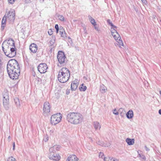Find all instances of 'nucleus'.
<instances>
[{"label": "nucleus", "mask_w": 161, "mask_h": 161, "mask_svg": "<svg viewBox=\"0 0 161 161\" xmlns=\"http://www.w3.org/2000/svg\"><path fill=\"white\" fill-rule=\"evenodd\" d=\"M126 142L129 145H133L134 143L135 140L134 139L127 138L126 140Z\"/></svg>", "instance_id": "5701e85b"}, {"label": "nucleus", "mask_w": 161, "mask_h": 161, "mask_svg": "<svg viewBox=\"0 0 161 161\" xmlns=\"http://www.w3.org/2000/svg\"><path fill=\"white\" fill-rule=\"evenodd\" d=\"M60 149V147L58 145H55L51 147L49 149V152L53 151L56 152V151H58Z\"/></svg>", "instance_id": "6ab92c4d"}, {"label": "nucleus", "mask_w": 161, "mask_h": 161, "mask_svg": "<svg viewBox=\"0 0 161 161\" xmlns=\"http://www.w3.org/2000/svg\"><path fill=\"white\" fill-rule=\"evenodd\" d=\"M14 102L17 108L20 107V102L19 99L18 98L16 97L14 98Z\"/></svg>", "instance_id": "cd10ccee"}, {"label": "nucleus", "mask_w": 161, "mask_h": 161, "mask_svg": "<svg viewBox=\"0 0 161 161\" xmlns=\"http://www.w3.org/2000/svg\"><path fill=\"white\" fill-rule=\"evenodd\" d=\"M124 111L125 112V110L123 108H120L119 110V112H117L116 110V109H114L113 111V113L115 115H118L119 113L120 112V115L121 116H123L122 115V112H124Z\"/></svg>", "instance_id": "412c9836"}, {"label": "nucleus", "mask_w": 161, "mask_h": 161, "mask_svg": "<svg viewBox=\"0 0 161 161\" xmlns=\"http://www.w3.org/2000/svg\"><path fill=\"white\" fill-rule=\"evenodd\" d=\"M66 57L64 53L62 51H59L57 55V58L59 63L63 65L65 64Z\"/></svg>", "instance_id": "423d86ee"}, {"label": "nucleus", "mask_w": 161, "mask_h": 161, "mask_svg": "<svg viewBox=\"0 0 161 161\" xmlns=\"http://www.w3.org/2000/svg\"><path fill=\"white\" fill-rule=\"evenodd\" d=\"M111 31L112 36L114 37V38H120V36L119 35L117 32V31L114 29L111 28Z\"/></svg>", "instance_id": "2eb2a0df"}, {"label": "nucleus", "mask_w": 161, "mask_h": 161, "mask_svg": "<svg viewBox=\"0 0 161 161\" xmlns=\"http://www.w3.org/2000/svg\"><path fill=\"white\" fill-rule=\"evenodd\" d=\"M143 3H145L146 2V0H141Z\"/></svg>", "instance_id": "5fc2aeb1"}, {"label": "nucleus", "mask_w": 161, "mask_h": 161, "mask_svg": "<svg viewBox=\"0 0 161 161\" xmlns=\"http://www.w3.org/2000/svg\"><path fill=\"white\" fill-rule=\"evenodd\" d=\"M48 33L50 35H51L53 34V32L52 29H50L48 31Z\"/></svg>", "instance_id": "c9c22d12"}, {"label": "nucleus", "mask_w": 161, "mask_h": 161, "mask_svg": "<svg viewBox=\"0 0 161 161\" xmlns=\"http://www.w3.org/2000/svg\"><path fill=\"white\" fill-rule=\"evenodd\" d=\"M48 157L50 159L55 161H58L61 158V157L59 154L53 151L49 152Z\"/></svg>", "instance_id": "1a4fd4ad"}, {"label": "nucleus", "mask_w": 161, "mask_h": 161, "mask_svg": "<svg viewBox=\"0 0 161 161\" xmlns=\"http://www.w3.org/2000/svg\"><path fill=\"white\" fill-rule=\"evenodd\" d=\"M2 63H0V74L2 73Z\"/></svg>", "instance_id": "e433bc0d"}, {"label": "nucleus", "mask_w": 161, "mask_h": 161, "mask_svg": "<svg viewBox=\"0 0 161 161\" xmlns=\"http://www.w3.org/2000/svg\"><path fill=\"white\" fill-rule=\"evenodd\" d=\"M68 39L70 40L71 41H72V40H71V38L69 36L68 37Z\"/></svg>", "instance_id": "603ef678"}, {"label": "nucleus", "mask_w": 161, "mask_h": 161, "mask_svg": "<svg viewBox=\"0 0 161 161\" xmlns=\"http://www.w3.org/2000/svg\"><path fill=\"white\" fill-rule=\"evenodd\" d=\"M145 150L147 151H149L150 150L149 148H148L146 146H145Z\"/></svg>", "instance_id": "37998d69"}, {"label": "nucleus", "mask_w": 161, "mask_h": 161, "mask_svg": "<svg viewBox=\"0 0 161 161\" xmlns=\"http://www.w3.org/2000/svg\"><path fill=\"white\" fill-rule=\"evenodd\" d=\"M15 143L14 142L13 144V150H14L15 148Z\"/></svg>", "instance_id": "c03bdc74"}, {"label": "nucleus", "mask_w": 161, "mask_h": 161, "mask_svg": "<svg viewBox=\"0 0 161 161\" xmlns=\"http://www.w3.org/2000/svg\"><path fill=\"white\" fill-rule=\"evenodd\" d=\"M5 47L9 50V48L12 47H14L15 46L14 40L12 39H9L7 42V45L4 44Z\"/></svg>", "instance_id": "f8f14e48"}, {"label": "nucleus", "mask_w": 161, "mask_h": 161, "mask_svg": "<svg viewBox=\"0 0 161 161\" xmlns=\"http://www.w3.org/2000/svg\"><path fill=\"white\" fill-rule=\"evenodd\" d=\"M6 15H4L3 18V19L2 21V23L6 24V20H7V18H6Z\"/></svg>", "instance_id": "2f4dec72"}, {"label": "nucleus", "mask_w": 161, "mask_h": 161, "mask_svg": "<svg viewBox=\"0 0 161 161\" xmlns=\"http://www.w3.org/2000/svg\"><path fill=\"white\" fill-rule=\"evenodd\" d=\"M77 83L76 80H74L72 82L71 87V90L75 91L76 89L78 86V84Z\"/></svg>", "instance_id": "a211bd4d"}, {"label": "nucleus", "mask_w": 161, "mask_h": 161, "mask_svg": "<svg viewBox=\"0 0 161 161\" xmlns=\"http://www.w3.org/2000/svg\"><path fill=\"white\" fill-rule=\"evenodd\" d=\"M5 42L4 41L2 44V49L5 55L9 58H13L16 55V49L15 46L14 47H12L9 48L10 52L8 53L7 52V50H5V48H4L5 47L4 45Z\"/></svg>", "instance_id": "20e7f679"}, {"label": "nucleus", "mask_w": 161, "mask_h": 161, "mask_svg": "<svg viewBox=\"0 0 161 161\" xmlns=\"http://www.w3.org/2000/svg\"><path fill=\"white\" fill-rule=\"evenodd\" d=\"M94 28L95 30H96L97 31H99V30L98 29V27H97V26H96H96H94Z\"/></svg>", "instance_id": "a19ab883"}, {"label": "nucleus", "mask_w": 161, "mask_h": 161, "mask_svg": "<svg viewBox=\"0 0 161 161\" xmlns=\"http://www.w3.org/2000/svg\"><path fill=\"white\" fill-rule=\"evenodd\" d=\"M117 28V27L116 26H115V25H114V26H113V27H112V28H113V29H114V28H115V29H116V28Z\"/></svg>", "instance_id": "8fccbe9b"}, {"label": "nucleus", "mask_w": 161, "mask_h": 161, "mask_svg": "<svg viewBox=\"0 0 161 161\" xmlns=\"http://www.w3.org/2000/svg\"><path fill=\"white\" fill-rule=\"evenodd\" d=\"M93 125L96 130H99L101 128V126L100 123L97 121L94 122L93 123Z\"/></svg>", "instance_id": "4be33fe9"}, {"label": "nucleus", "mask_w": 161, "mask_h": 161, "mask_svg": "<svg viewBox=\"0 0 161 161\" xmlns=\"http://www.w3.org/2000/svg\"><path fill=\"white\" fill-rule=\"evenodd\" d=\"M6 24L2 23L1 28L3 29L5 27Z\"/></svg>", "instance_id": "79ce46f5"}, {"label": "nucleus", "mask_w": 161, "mask_h": 161, "mask_svg": "<svg viewBox=\"0 0 161 161\" xmlns=\"http://www.w3.org/2000/svg\"><path fill=\"white\" fill-rule=\"evenodd\" d=\"M48 140V137L47 135L45 136L43 140L45 142L47 141Z\"/></svg>", "instance_id": "f704fd0d"}, {"label": "nucleus", "mask_w": 161, "mask_h": 161, "mask_svg": "<svg viewBox=\"0 0 161 161\" xmlns=\"http://www.w3.org/2000/svg\"><path fill=\"white\" fill-rule=\"evenodd\" d=\"M88 18L90 22L93 26H96L97 25L95 21L93 18H92L90 15H89L88 16Z\"/></svg>", "instance_id": "a878e982"}, {"label": "nucleus", "mask_w": 161, "mask_h": 161, "mask_svg": "<svg viewBox=\"0 0 161 161\" xmlns=\"http://www.w3.org/2000/svg\"><path fill=\"white\" fill-rule=\"evenodd\" d=\"M78 158L75 155H69L66 161H78Z\"/></svg>", "instance_id": "f3484780"}, {"label": "nucleus", "mask_w": 161, "mask_h": 161, "mask_svg": "<svg viewBox=\"0 0 161 161\" xmlns=\"http://www.w3.org/2000/svg\"><path fill=\"white\" fill-rule=\"evenodd\" d=\"M126 116L128 119H131L133 117L134 113L132 110H130L126 114Z\"/></svg>", "instance_id": "aec40b11"}, {"label": "nucleus", "mask_w": 161, "mask_h": 161, "mask_svg": "<svg viewBox=\"0 0 161 161\" xmlns=\"http://www.w3.org/2000/svg\"><path fill=\"white\" fill-rule=\"evenodd\" d=\"M55 36H53L49 42V45H50V47L51 50L55 46Z\"/></svg>", "instance_id": "dca6fc26"}, {"label": "nucleus", "mask_w": 161, "mask_h": 161, "mask_svg": "<svg viewBox=\"0 0 161 161\" xmlns=\"http://www.w3.org/2000/svg\"><path fill=\"white\" fill-rule=\"evenodd\" d=\"M7 161H16L15 159L11 156L8 158Z\"/></svg>", "instance_id": "473e14b6"}, {"label": "nucleus", "mask_w": 161, "mask_h": 161, "mask_svg": "<svg viewBox=\"0 0 161 161\" xmlns=\"http://www.w3.org/2000/svg\"><path fill=\"white\" fill-rule=\"evenodd\" d=\"M83 118L82 115L79 113H70L67 115V120L71 123L78 124L81 123Z\"/></svg>", "instance_id": "f03ea898"}, {"label": "nucleus", "mask_w": 161, "mask_h": 161, "mask_svg": "<svg viewBox=\"0 0 161 161\" xmlns=\"http://www.w3.org/2000/svg\"><path fill=\"white\" fill-rule=\"evenodd\" d=\"M58 19L61 21H65L66 20L64 17L62 15L58 14Z\"/></svg>", "instance_id": "7c9ffc66"}, {"label": "nucleus", "mask_w": 161, "mask_h": 161, "mask_svg": "<svg viewBox=\"0 0 161 161\" xmlns=\"http://www.w3.org/2000/svg\"><path fill=\"white\" fill-rule=\"evenodd\" d=\"M30 50L33 53H36L37 50V45L34 43H32L31 44L29 47Z\"/></svg>", "instance_id": "4468645a"}, {"label": "nucleus", "mask_w": 161, "mask_h": 161, "mask_svg": "<svg viewBox=\"0 0 161 161\" xmlns=\"http://www.w3.org/2000/svg\"><path fill=\"white\" fill-rule=\"evenodd\" d=\"M38 70L41 73H44L47 72L48 67L45 63H41L37 67Z\"/></svg>", "instance_id": "9b49d317"}, {"label": "nucleus", "mask_w": 161, "mask_h": 161, "mask_svg": "<svg viewBox=\"0 0 161 161\" xmlns=\"http://www.w3.org/2000/svg\"><path fill=\"white\" fill-rule=\"evenodd\" d=\"M107 90V87L104 85L103 84L101 85L100 90L102 93L105 92Z\"/></svg>", "instance_id": "393cba45"}, {"label": "nucleus", "mask_w": 161, "mask_h": 161, "mask_svg": "<svg viewBox=\"0 0 161 161\" xmlns=\"http://www.w3.org/2000/svg\"><path fill=\"white\" fill-rule=\"evenodd\" d=\"M104 161H119L118 160L115 158L107 157L104 158Z\"/></svg>", "instance_id": "b1692460"}, {"label": "nucleus", "mask_w": 161, "mask_h": 161, "mask_svg": "<svg viewBox=\"0 0 161 161\" xmlns=\"http://www.w3.org/2000/svg\"><path fill=\"white\" fill-rule=\"evenodd\" d=\"M99 158H103V159L105 158L104 157V155L103 153H101V152H100L99 153Z\"/></svg>", "instance_id": "72a5a7b5"}, {"label": "nucleus", "mask_w": 161, "mask_h": 161, "mask_svg": "<svg viewBox=\"0 0 161 161\" xmlns=\"http://www.w3.org/2000/svg\"><path fill=\"white\" fill-rule=\"evenodd\" d=\"M39 1L41 3H42L44 2V0H39Z\"/></svg>", "instance_id": "3c124183"}, {"label": "nucleus", "mask_w": 161, "mask_h": 161, "mask_svg": "<svg viewBox=\"0 0 161 161\" xmlns=\"http://www.w3.org/2000/svg\"><path fill=\"white\" fill-rule=\"evenodd\" d=\"M8 93L6 92V94L3 95V105L5 109L7 110L9 108V96H8Z\"/></svg>", "instance_id": "9d476101"}, {"label": "nucleus", "mask_w": 161, "mask_h": 161, "mask_svg": "<svg viewBox=\"0 0 161 161\" xmlns=\"http://www.w3.org/2000/svg\"><path fill=\"white\" fill-rule=\"evenodd\" d=\"M114 39L116 41L119 43L120 45L123 46L124 44L123 42L122 41L121 39V38L120 37V38H114Z\"/></svg>", "instance_id": "bb28decb"}, {"label": "nucleus", "mask_w": 161, "mask_h": 161, "mask_svg": "<svg viewBox=\"0 0 161 161\" xmlns=\"http://www.w3.org/2000/svg\"><path fill=\"white\" fill-rule=\"evenodd\" d=\"M53 132H54V130H50V132H51L52 133H53Z\"/></svg>", "instance_id": "864d4df0"}, {"label": "nucleus", "mask_w": 161, "mask_h": 161, "mask_svg": "<svg viewBox=\"0 0 161 161\" xmlns=\"http://www.w3.org/2000/svg\"><path fill=\"white\" fill-rule=\"evenodd\" d=\"M69 93V90H68V91L67 90L66 92V94H68Z\"/></svg>", "instance_id": "49530a36"}, {"label": "nucleus", "mask_w": 161, "mask_h": 161, "mask_svg": "<svg viewBox=\"0 0 161 161\" xmlns=\"http://www.w3.org/2000/svg\"><path fill=\"white\" fill-rule=\"evenodd\" d=\"M110 25L112 27L114 26V25L112 24V22L110 23Z\"/></svg>", "instance_id": "a18cd8bd"}, {"label": "nucleus", "mask_w": 161, "mask_h": 161, "mask_svg": "<svg viewBox=\"0 0 161 161\" xmlns=\"http://www.w3.org/2000/svg\"><path fill=\"white\" fill-rule=\"evenodd\" d=\"M4 15H6V18L8 21L10 22H13L15 19V13L14 10L13 9L11 10L8 12V13L5 14Z\"/></svg>", "instance_id": "6e6552de"}, {"label": "nucleus", "mask_w": 161, "mask_h": 161, "mask_svg": "<svg viewBox=\"0 0 161 161\" xmlns=\"http://www.w3.org/2000/svg\"><path fill=\"white\" fill-rule=\"evenodd\" d=\"M51 106L48 102H45L43 104V113L44 116H48L49 114Z\"/></svg>", "instance_id": "0eeeda50"}, {"label": "nucleus", "mask_w": 161, "mask_h": 161, "mask_svg": "<svg viewBox=\"0 0 161 161\" xmlns=\"http://www.w3.org/2000/svg\"><path fill=\"white\" fill-rule=\"evenodd\" d=\"M59 32L61 36L64 40L66 39L67 38V34L65 33L64 29L62 27H59Z\"/></svg>", "instance_id": "ddd939ff"}, {"label": "nucleus", "mask_w": 161, "mask_h": 161, "mask_svg": "<svg viewBox=\"0 0 161 161\" xmlns=\"http://www.w3.org/2000/svg\"><path fill=\"white\" fill-rule=\"evenodd\" d=\"M55 28L56 29H59V28L58 25L57 24L55 25Z\"/></svg>", "instance_id": "58836bf2"}, {"label": "nucleus", "mask_w": 161, "mask_h": 161, "mask_svg": "<svg viewBox=\"0 0 161 161\" xmlns=\"http://www.w3.org/2000/svg\"><path fill=\"white\" fill-rule=\"evenodd\" d=\"M62 117L61 114L60 113L53 115L51 118V123L55 125L60 121Z\"/></svg>", "instance_id": "39448f33"}, {"label": "nucleus", "mask_w": 161, "mask_h": 161, "mask_svg": "<svg viewBox=\"0 0 161 161\" xmlns=\"http://www.w3.org/2000/svg\"><path fill=\"white\" fill-rule=\"evenodd\" d=\"M7 70L10 78L16 80L18 78L20 73L19 64L15 59H12L9 61L7 65Z\"/></svg>", "instance_id": "f257e3e1"}, {"label": "nucleus", "mask_w": 161, "mask_h": 161, "mask_svg": "<svg viewBox=\"0 0 161 161\" xmlns=\"http://www.w3.org/2000/svg\"><path fill=\"white\" fill-rule=\"evenodd\" d=\"M8 2L12 4L14 2V0H8Z\"/></svg>", "instance_id": "ea45409f"}, {"label": "nucleus", "mask_w": 161, "mask_h": 161, "mask_svg": "<svg viewBox=\"0 0 161 161\" xmlns=\"http://www.w3.org/2000/svg\"><path fill=\"white\" fill-rule=\"evenodd\" d=\"M160 94L161 95V91H160Z\"/></svg>", "instance_id": "4d7b16f0"}, {"label": "nucleus", "mask_w": 161, "mask_h": 161, "mask_svg": "<svg viewBox=\"0 0 161 161\" xmlns=\"http://www.w3.org/2000/svg\"><path fill=\"white\" fill-rule=\"evenodd\" d=\"M70 75V72L68 69L66 68H63L59 71L58 79L60 82L64 83L69 80Z\"/></svg>", "instance_id": "7ed1b4c3"}, {"label": "nucleus", "mask_w": 161, "mask_h": 161, "mask_svg": "<svg viewBox=\"0 0 161 161\" xmlns=\"http://www.w3.org/2000/svg\"><path fill=\"white\" fill-rule=\"evenodd\" d=\"M79 89L80 91H85L86 89V87L84 86V84H82L80 86Z\"/></svg>", "instance_id": "c756f323"}, {"label": "nucleus", "mask_w": 161, "mask_h": 161, "mask_svg": "<svg viewBox=\"0 0 161 161\" xmlns=\"http://www.w3.org/2000/svg\"><path fill=\"white\" fill-rule=\"evenodd\" d=\"M123 115H124V113H123V114H122V116H123Z\"/></svg>", "instance_id": "13d9d810"}, {"label": "nucleus", "mask_w": 161, "mask_h": 161, "mask_svg": "<svg viewBox=\"0 0 161 161\" xmlns=\"http://www.w3.org/2000/svg\"><path fill=\"white\" fill-rule=\"evenodd\" d=\"M59 30V29H56V32L57 33H58Z\"/></svg>", "instance_id": "6e6d98bb"}, {"label": "nucleus", "mask_w": 161, "mask_h": 161, "mask_svg": "<svg viewBox=\"0 0 161 161\" xmlns=\"http://www.w3.org/2000/svg\"><path fill=\"white\" fill-rule=\"evenodd\" d=\"M158 113L160 114L161 115V109H159L158 111Z\"/></svg>", "instance_id": "09e8293b"}, {"label": "nucleus", "mask_w": 161, "mask_h": 161, "mask_svg": "<svg viewBox=\"0 0 161 161\" xmlns=\"http://www.w3.org/2000/svg\"><path fill=\"white\" fill-rule=\"evenodd\" d=\"M107 22L109 23L110 24V23L112 22L110 21V20L109 19H108L107 21Z\"/></svg>", "instance_id": "de8ad7c7"}, {"label": "nucleus", "mask_w": 161, "mask_h": 161, "mask_svg": "<svg viewBox=\"0 0 161 161\" xmlns=\"http://www.w3.org/2000/svg\"><path fill=\"white\" fill-rule=\"evenodd\" d=\"M97 143L99 145L103 146H106L105 145H104V144L102 142H98Z\"/></svg>", "instance_id": "4c0bfd02"}, {"label": "nucleus", "mask_w": 161, "mask_h": 161, "mask_svg": "<svg viewBox=\"0 0 161 161\" xmlns=\"http://www.w3.org/2000/svg\"><path fill=\"white\" fill-rule=\"evenodd\" d=\"M137 153H138V156L140 157L144 161H145L146 160V158L145 156L142 153H139V151L137 152Z\"/></svg>", "instance_id": "c85d7f7f"}]
</instances>
